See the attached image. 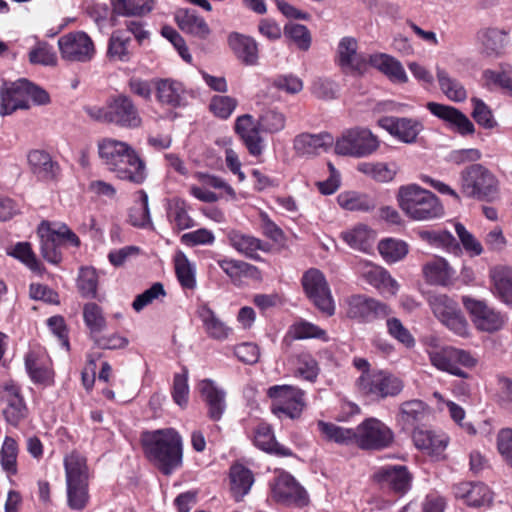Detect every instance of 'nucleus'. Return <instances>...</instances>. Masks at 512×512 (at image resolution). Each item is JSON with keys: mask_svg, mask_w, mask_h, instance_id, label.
I'll list each match as a JSON object with an SVG mask.
<instances>
[{"mask_svg": "<svg viewBox=\"0 0 512 512\" xmlns=\"http://www.w3.org/2000/svg\"><path fill=\"white\" fill-rule=\"evenodd\" d=\"M272 498L281 504L305 506L308 496L295 478L286 472L279 473L271 484Z\"/></svg>", "mask_w": 512, "mask_h": 512, "instance_id": "nucleus-13", "label": "nucleus"}, {"mask_svg": "<svg viewBox=\"0 0 512 512\" xmlns=\"http://www.w3.org/2000/svg\"><path fill=\"white\" fill-rule=\"evenodd\" d=\"M359 391L371 399H381L399 394L403 388L397 377L384 371L363 373L358 379Z\"/></svg>", "mask_w": 512, "mask_h": 512, "instance_id": "nucleus-8", "label": "nucleus"}, {"mask_svg": "<svg viewBox=\"0 0 512 512\" xmlns=\"http://www.w3.org/2000/svg\"><path fill=\"white\" fill-rule=\"evenodd\" d=\"M342 239L353 249L369 252L374 244L376 234L368 226L360 224L341 234Z\"/></svg>", "mask_w": 512, "mask_h": 512, "instance_id": "nucleus-33", "label": "nucleus"}, {"mask_svg": "<svg viewBox=\"0 0 512 512\" xmlns=\"http://www.w3.org/2000/svg\"><path fill=\"white\" fill-rule=\"evenodd\" d=\"M427 353L434 367L441 371H448V356L445 343L436 335L426 339Z\"/></svg>", "mask_w": 512, "mask_h": 512, "instance_id": "nucleus-47", "label": "nucleus"}, {"mask_svg": "<svg viewBox=\"0 0 512 512\" xmlns=\"http://www.w3.org/2000/svg\"><path fill=\"white\" fill-rule=\"evenodd\" d=\"M317 425L326 440L340 445H356V429L345 428L325 421H319Z\"/></svg>", "mask_w": 512, "mask_h": 512, "instance_id": "nucleus-36", "label": "nucleus"}, {"mask_svg": "<svg viewBox=\"0 0 512 512\" xmlns=\"http://www.w3.org/2000/svg\"><path fill=\"white\" fill-rule=\"evenodd\" d=\"M454 228L463 249L469 256L475 257L483 253L481 242L463 224L457 222Z\"/></svg>", "mask_w": 512, "mask_h": 512, "instance_id": "nucleus-56", "label": "nucleus"}, {"mask_svg": "<svg viewBox=\"0 0 512 512\" xmlns=\"http://www.w3.org/2000/svg\"><path fill=\"white\" fill-rule=\"evenodd\" d=\"M461 191L479 201L494 202L499 198L497 177L481 164H472L461 172Z\"/></svg>", "mask_w": 512, "mask_h": 512, "instance_id": "nucleus-4", "label": "nucleus"}, {"mask_svg": "<svg viewBox=\"0 0 512 512\" xmlns=\"http://www.w3.org/2000/svg\"><path fill=\"white\" fill-rule=\"evenodd\" d=\"M1 401L4 404L3 416L10 425L17 426L27 417L28 409L17 385L5 384L1 392Z\"/></svg>", "mask_w": 512, "mask_h": 512, "instance_id": "nucleus-16", "label": "nucleus"}, {"mask_svg": "<svg viewBox=\"0 0 512 512\" xmlns=\"http://www.w3.org/2000/svg\"><path fill=\"white\" fill-rule=\"evenodd\" d=\"M429 413L428 406L421 400H410L401 404L398 415L399 422L405 428H411L423 421Z\"/></svg>", "mask_w": 512, "mask_h": 512, "instance_id": "nucleus-39", "label": "nucleus"}, {"mask_svg": "<svg viewBox=\"0 0 512 512\" xmlns=\"http://www.w3.org/2000/svg\"><path fill=\"white\" fill-rule=\"evenodd\" d=\"M130 37L123 31H115L108 45V54L111 58L126 62L130 59L129 52Z\"/></svg>", "mask_w": 512, "mask_h": 512, "instance_id": "nucleus-52", "label": "nucleus"}, {"mask_svg": "<svg viewBox=\"0 0 512 512\" xmlns=\"http://www.w3.org/2000/svg\"><path fill=\"white\" fill-rule=\"evenodd\" d=\"M358 44L353 37H344L338 44V59L342 69L363 74L368 68L369 55L357 52Z\"/></svg>", "mask_w": 512, "mask_h": 512, "instance_id": "nucleus-17", "label": "nucleus"}, {"mask_svg": "<svg viewBox=\"0 0 512 512\" xmlns=\"http://www.w3.org/2000/svg\"><path fill=\"white\" fill-rule=\"evenodd\" d=\"M463 303L473 317L476 327L485 332L500 330L505 323L504 316L486 302L464 297Z\"/></svg>", "mask_w": 512, "mask_h": 512, "instance_id": "nucleus-14", "label": "nucleus"}, {"mask_svg": "<svg viewBox=\"0 0 512 512\" xmlns=\"http://www.w3.org/2000/svg\"><path fill=\"white\" fill-rule=\"evenodd\" d=\"M197 388L208 409V416L213 421H219L226 410V393L211 379L199 381Z\"/></svg>", "mask_w": 512, "mask_h": 512, "instance_id": "nucleus-18", "label": "nucleus"}, {"mask_svg": "<svg viewBox=\"0 0 512 512\" xmlns=\"http://www.w3.org/2000/svg\"><path fill=\"white\" fill-rule=\"evenodd\" d=\"M254 481L252 471L242 464L230 468V489L236 501H241L250 492Z\"/></svg>", "mask_w": 512, "mask_h": 512, "instance_id": "nucleus-27", "label": "nucleus"}, {"mask_svg": "<svg viewBox=\"0 0 512 512\" xmlns=\"http://www.w3.org/2000/svg\"><path fill=\"white\" fill-rule=\"evenodd\" d=\"M369 65L378 69L394 83H405L408 80L402 64L388 54L377 53L369 55Z\"/></svg>", "mask_w": 512, "mask_h": 512, "instance_id": "nucleus-25", "label": "nucleus"}, {"mask_svg": "<svg viewBox=\"0 0 512 512\" xmlns=\"http://www.w3.org/2000/svg\"><path fill=\"white\" fill-rule=\"evenodd\" d=\"M132 150L133 148L127 143L113 139H104L98 144L99 157L107 169L114 174Z\"/></svg>", "mask_w": 512, "mask_h": 512, "instance_id": "nucleus-21", "label": "nucleus"}, {"mask_svg": "<svg viewBox=\"0 0 512 512\" xmlns=\"http://www.w3.org/2000/svg\"><path fill=\"white\" fill-rule=\"evenodd\" d=\"M98 277L96 270L91 267L80 269L77 286L82 296L94 298L96 296Z\"/></svg>", "mask_w": 512, "mask_h": 512, "instance_id": "nucleus-59", "label": "nucleus"}, {"mask_svg": "<svg viewBox=\"0 0 512 512\" xmlns=\"http://www.w3.org/2000/svg\"><path fill=\"white\" fill-rule=\"evenodd\" d=\"M397 201L404 214L414 221H429L444 214L439 198L417 184L401 186Z\"/></svg>", "mask_w": 512, "mask_h": 512, "instance_id": "nucleus-2", "label": "nucleus"}, {"mask_svg": "<svg viewBox=\"0 0 512 512\" xmlns=\"http://www.w3.org/2000/svg\"><path fill=\"white\" fill-rule=\"evenodd\" d=\"M263 130H236L250 155L260 156L266 148L267 139L262 134Z\"/></svg>", "mask_w": 512, "mask_h": 512, "instance_id": "nucleus-51", "label": "nucleus"}, {"mask_svg": "<svg viewBox=\"0 0 512 512\" xmlns=\"http://www.w3.org/2000/svg\"><path fill=\"white\" fill-rule=\"evenodd\" d=\"M217 264L233 281L240 280L243 277L257 278L259 275L256 266L241 260L224 258L217 260Z\"/></svg>", "mask_w": 512, "mask_h": 512, "instance_id": "nucleus-42", "label": "nucleus"}, {"mask_svg": "<svg viewBox=\"0 0 512 512\" xmlns=\"http://www.w3.org/2000/svg\"><path fill=\"white\" fill-rule=\"evenodd\" d=\"M301 282L309 300L322 313L332 316L335 313V304L324 274L316 268H310L303 274Z\"/></svg>", "mask_w": 512, "mask_h": 512, "instance_id": "nucleus-6", "label": "nucleus"}, {"mask_svg": "<svg viewBox=\"0 0 512 512\" xmlns=\"http://www.w3.org/2000/svg\"><path fill=\"white\" fill-rule=\"evenodd\" d=\"M268 396L272 399V411L284 414L294 419L298 418L305 406L304 392L291 385H275L268 389Z\"/></svg>", "mask_w": 512, "mask_h": 512, "instance_id": "nucleus-7", "label": "nucleus"}, {"mask_svg": "<svg viewBox=\"0 0 512 512\" xmlns=\"http://www.w3.org/2000/svg\"><path fill=\"white\" fill-rule=\"evenodd\" d=\"M345 302L347 317L360 323H370L391 314L387 304L366 295H352Z\"/></svg>", "mask_w": 512, "mask_h": 512, "instance_id": "nucleus-9", "label": "nucleus"}, {"mask_svg": "<svg viewBox=\"0 0 512 512\" xmlns=\"http://www.w3.org/2000/svg\"><path fill=\"white\" fill-rule=\"evenodd\" d=\"M141 442L147 459L164 475L182 466L183 441L174 428L144 431Z\"/></svg>", "mask_w": 512, "mask_h": 512, "instance_id": "nucleus-1", "label": "nucleus"}, {"mask_svg": "<svg viewBox=\"0 0 512 512\" xmlns=\"http://www.w3.org/2000/svg\"><path fill=\"white\" fill-rule=\"evenodd\" d=\"M426 284L438 288L448 285V263L442 257H434L422 267Z\"/></svg>", "mask_w": 512, "mask_h": 512, "instance_id": "nucleus-31", "label": "nucleus"}, {"mask_svg": "<svg viewBox=\"0 0 512 512\" xmlns=\"http://www.w3.org/2000/svg\"><path fill=\"white\" fill-rule=\"evenodd\" d=\"M413 441L417 448L424 450L428 454L436 458L444 457L446 441L433 431L415 429L413 432Z\"/></svg>", "mask_w": 512, "mask_h": 512, "instance_id": "nucleus-32", "label": "nucleus"}, {"mask_svg": "<svg viewBox=\"0 0 512 512\" xmlns=\"http://www.w3.org/2000/svg\"><path fill=\"white\" fill-rule=\"evenodd\" d=\"M17 455L18 446L16 441L11 437H6L0 451V460L2 468L9 474L17 472Z\"/></svg>", "mask_w": 512, "mask_h": 512, "instance_id": "nucleus-57", "label": "nucleus"}, {"mask_svg": "<svg viewBox=\"0 0 512 512\" xmlns=\"http://www.w3.org/2000/svg\"><path fill=\"white\" fill-rule=\"evenodd\" d=\"M478 39L487 56H498L506 45V32L497 28H486L478 32Z\"/></svg>", "mask_w": 512, "mask_h": 512, "instance_id": "nucleus-40", "label": "nucleus"}, {"mask_svg": "<svg viewBox=\"0 0 512 512\" xmlns=\"http://www.w3.org/2000/svg\"><path fill=\"white\" fill-rule=\"evenodd\" d=\"M68 506L73 510H83L88 501V482L66 483Z\"/></svg>", "mask_w": 512, "mask_h": 512, "instance_id": "nucleus-53", "label": "nucleus"}, {"mask_svg": "<svg viewBox=\"0 0 512 512\" xmlns=\"http://www.w3.org/2000/svg\"><path fill=\"white\" fill-rule=\"evenodd\" d=\"M453 493L456 499L472 507L488 505L492 501V493L483 483H460L454 486Z\"/></svg>", "mask_w": 512, "mask_h": 512, "instance_id": "nucleus-22", "label": "nucleus"}, {"mask_svg": "<svg viewBox=\"0 0 512 512\" xmlns=\"http://www.w3.org/2000/svg\"><path fill=\"white\" fill-rule=\"evenodd\" d=\"M197 314L203 323L206 333L211 338L224 340L228 337L231 329L207 305H201L197 310Z\"/></svg>", "mask_w": 512, "mask_h": 512, "instance_id": "nucleus-34", "label": "nucleus"}, {"mask_svg": "<svg viewBox=\"0 0 512 512\" xmlns=\"http://www.w3.org/2000/svg\"><path fill=\"white\" fill-rule=\"evenodd\" d=\"M25 367L34 382L44 383L51 378L50 370L44 367L37 354L34 352L27 353L25 357Z\"/></svg>", "mask_w": 512, "mask_h": 512, "instance_id": "nucleus-60", "label": "nucleus"}, {"mask_svg": "<svg viewBox=\"0 0 512 512\" xmlns=\"http://www.w3.org/2000/svg\"><path fill=\"white\" fill-rule=\"evenodd\" d=\"M229 244L239 253L252 260H260L258 251H266L263 242L248 234H244L237 230H232L228 233Z\"/></svg>", "mask_w": 512, "mask_h": 512, "instance_id": "nucleus-26", "label": "nucleus"}, {"mask_svg": "<svg viewBox=\"0 0 512 512\" xmlns=\"http://www.w3.org/2000/svg\"><path fill=\"white\" fill-rule=\"evenodd\" d=\"M356 445L362 449L379 450L393 441V432L376 418H367L356 427Z\"/></svg>", "mask_w": 512, "mask_h": 512, "instance_id": "nucleus-10", "label": "nucleus"}, {"mask_svg": "<svg viewBox=\"0 0 512 512\" xmlns=\"http://www.w3.org/2000/svg\"><path fill=\"white\" fill-rule=\"evenodd\" d=\"M61 57L69 62H88L95 54L92 39L83 31L70 32L58 39Z\"/></svg>", "mask_w": 512, "mask_h": 512, "instance_id": "nucleus-11", "label": "nucleus"}, {"mask_svg": "<svg viewBox=\"0 0 512 512\" xmlns=\"http://www.w3.org/2000/svg\"><path fill=\"white\" fill-rule=\"evenodd\" d=\"M83 318L93 338L106 328V320L102 309L96 303L85 304Z\"/></svg>", "mask_w": 512, "mask_h": 512, "instance_id": "nucleus-50", "label": "nucleus"}, {"mask_svg": "<svg viewBox=\"0 0 512 512\" xmlns=\"http://www.w3.org/2000/svg\"><path fill=\"white\" fill-rule=\"evenodd\" d=\"M10 255L19 259L32 271L39 272L41 270V264L33 253L30 244L27 242L17 243L10 252Z\"/></svg>", "mask_w": 512, "mask_h": 512, "instance_id": "nucleus-63", "label": "nucleus"}, {"mask_svg": "<svg viewBox=\"0 0 512 512\" xmlns=\"http://www.w3.org/2000/svg\"><path fill=\"white\" fill-rule=\"evenodd\" d=\"M156 95L162 104L178 107L184 101V87L178 81L163 79L157 83Z\"/></svg>", "mask_w": 512, "mask_h": 512, "instance_id": "nucleus-35", "label": "nucleus"}, {"mask_svg": "<svg viewBox=\"0 0 512 512\" xmlns=\"http://www.w3.org/2000/svg\"><path fill=\"white\" fill-rule=\"evenodd\" d=\"M333 143L334 137L327 131L303 132L295 138L294 149L298 155L312 156L327 151Z\"/></svg>", "mask_w": 512, "mask_h": 512, "instance_id": "nucleus-20", "label": "nucleus"}, {"mask_svg": "<svg viewBox=\"0 0 512 512\" xmlns=\"http://www.w3.org/2000/svg\"><path fill=\"white\" fill-rule=\"evenodd\" d=\"M429 306L439 321L445 326L448 325V298L446 294H439L435 291L428 293Z\"/></svg>", "mask_w": 512, "mask_h": 512, "instance_id": "nucleus-64", "label": "nucleus"}, {"mask_svg": "<svg viewBox=\"0 0 512 512\" xmlns=\"http://www.w3.org/2000/svg\"><path fill=\"white\" fill-rule=\"evenodd\" d=\"M476 363L477 359L468 351L450 347V375L467 378L468 374L458 365L463 368L471 369L476 365Z\"/></svg>", "mask_w": 512, "mask_h": 512, "instance_id": "nucleus-49", "label": "nucleus"}, {"mask_svg": "<svg viewBox=\"0 0 512 512\" xmlns=\"http://www.w3.org/2000/svg\"><path fill=\"white\" fill-rule=\"evenodd\" d=\"M29 61L32 64L53 66L57 63V55L47 42H38L29 52Z\"/></svg>", "mask_w": 512, "mask_h": 512, "instance_id": "nucleus-58", "label": "nucleus"}, {"mask_svg": "<svg viewBox=\"0 0 512 512\" xmlns=\"http://www.w3.org/2000/svg\"><path fill=\"white\" fill-rule=\"evenodd\" d=\"M49 101V94L44 89L21 78L7 84L1 91L0 114L9 115L18 109H29L31 102L45 105Z\"/></svg>", "mask_w": 512, "mask_h": 512, "instance_id": "nucleus-3", "label": "nucleus"}, {"mask_svg": "<svg viewBox=\"0 0 512 512\" xmlns=\"http://www.w3.org/2000/svg\"><path fill=\"white\" fill-rule=\"evenodd\" d=\"M189 205L181 198H173L167 204V218L173 228L182 231L195 226L194 220L189 215Z\"/></svg>", "mask_w": 512, "mask_h": 512, "instance_id": "nucleus-29", "label": "nucleus"}, {"mask_svg": "<svg viewBox=\"0 0 512 512\" xmlns=\"http://www.w3.org/2000/svg\"><path fill=\"white\" fill-rule=\"evenodd\" d=\"M283 33L285 37L294 42L299 49L306 51L310 48L311 35L305 25L288 23L284 26Z\"/></svg>", "mask_w": 512, "mask_h": 512, "instance_id": "nucleus-54", "label": "nucleus"}, {"mask_svg": "<svg viewBox=\"0 0 512 512\" xmlns=\"http://www.w3.org/2000/svg\"><path fill=\"white\" fill-rule=\"evenodd\" d=\"M378 251L387 263H395L407 255L408 244L400 239L386 238L379 242Z\"/></svg>", "mask_w": 512, "mask_h": 512, "instance_id": "nucleus-45", "label": "nucleus"}, {"mask_svg": "<svg viewBox=\"0 0 512 512\" xmlns=\"http://www.w3.org/2000/svg\"><path fill=\"white\" fill-rule=\"evenodd\" d=\"M175 19L179 28L186 33L201 39H205L210 34V28L204 18L194 11L181 9L176 13Z\"/></svg>", "mask_w": 512, "mask_h": 512, "instance_id": "nucleus-28", "label": "nucleus"}, {"mask_svg": "<svg viewBox=\"0 0 512 512\" xmlns=\"http://www.w3.org/2000/svg\"><path fill=\"white\" fill-rule=\"evenodd\" d=\"M490 276L500 299L512 306V268L497 266L491 270Z\"/></svg>", "mask_w": 512, "mask_h": 512, "instance_id": "nucleus-37", "label": "nucleus"}, {"mask_svg": "<svg viewBox=\"0 0 512 512\" xmlns=\"http://www.w3.org/2000/svg\"><path fill=\"white\" fill-rule=\"evenodd\" d=\"M138 202L130 209L129 221L139 228L151 227L150 212L148 206V195L144 190L137 192Z\"/></svg>", "mask_w": 512, "mask_h": 512, "instance_id": "nucleus-48", "label": "nucleus"}, {"mask_svg": "<svg viewBox=\"0 0 512 512\" xmlns=\"http://www.w3.org/2000/svg\"><path fill=\"white\" fill-rule=\"evenodd\" d=\"M319 374L317 361L308 353H301L296 359L295 376L314 382Z\"/></svg>", "mask_w": 512, "mask_h": 512, "instance_id": "nucleus-55", "label": "nucleus"}, {"mask_svg": "<svg viewBox=\"0 0 512 512\" xmlns=\"http://www.w3.org/2000/svg\"><path fill=\"white\" fill-rule=\"evenodd\" d=\"M66 483L88 482V467L86 458L77 452H72L64 459Z\"/></svg>", "mask_w": 512, "mask_h": 512, "instance_id": "nucleus-41", "label": "nucleus"}, {"mask_svg": "<svg viewBox=\"0 0 512 512\" xmlns=\"http://www.w3.org/2000/svg\"><path fill=\"white\" fill-rule=\"evenodd\" d=\"M175 272L180 285L184 289H194L196 287L195 266L189 261L187 256L178 251L174 257Z\"/></svg>", "mask_w": 512, "mask_h": 512, "instance_id": "nucleus-44", "label": "nucleus"}, {"mask_svg": "<svg viewBox=\"0 0 512 512\" xmlns=\"http://www.w3.org/2000/svg\"><path fill=\"white\" fill-rule=\"evenodd\" d=\"M379 146L377 138L371 130H348V133L337 140L335 150L341 155L363 157L373 153Z\"/></svg>", "mask_w": 512, "mask_h": 512, "instance_id": "nucleus-12", "label": "nucleus"}, {"mask_svg": "<svg viewBox=\"0 0 512 512\" xmlns=\"http://www.w3.org/2000/svg\"><path fill=\"white\" fill-rule=\"evenodd\" d=\"M386 325L388 333L391 337H393L394 339H396L397 341H399L408 348L414 347V337L398 318H388Z\"/></svg>", "mask_w": 512, "mask_h": 512, "instance_id": "nucleus-61", "label": "nucleus"}, {"mask_svg": "<svg viewBox=\"0 0 512 512\" xmlns=\"http://www.w3.org/2000/svg\"><path fill=\"white\" fill-rule=\"evenodd\" d=\"M28 163L32 172L44 180L55 178L59 166L51 156L42 150H33L28 154Z\"/></svg>", "mask_w": 512, "mask_h": 512, "instance_id": "nucleus-30", "label": "nucleus"}, {"mask_svg": "<svg viewBox=\"0 0 512 512\" xmlns=\"http://www.w3.org/2000/svg\"><path fill=\"white\" fill-rule=\"evenodd\" d=\"M374 480L385 489L404 495L411 487L412 475L406 466L386 465L373 475Z\"/></svg>", "mask_w": 512, "mask_h": 512, "instance_id": "nucleus-15", "label": "nucleus"}, {"mask_svg": "<svg viewBox=\"0 0 512 512\" xmlns=\"http://www.w3.org/2000/svg\"><path fill=\"white\" fill-rule=\"evenodd\" d=\"M357 170L377 182H390L397 173L396 164L384 162H361L357 165Z\"/></svg>", "mask_w": 512, "mask_h": 512, "instance_id": "nucleus-43", "label": "nucleus"}, {"mask_svg": "<svg viewBox=\"0 0 512 512\" xmlns=\"http://www.w3.org/2000/svg\"><path fill=\"white\" fill-rule=\"evenodd\" d=\"M338 204L348 211H369L375 207L374 201L365 194L354 191L342 192L337 197Z\"/></svg>", "mask_w": 512, "mask_h": 512, "instance_id": "nucleus-46", "label": "nucleus"}, {"mask_svg": "<svg viewBox=\"0 0 512 512\" xmlns=\"http://www.w3.org/2000/svg\"><path fill=\"white\" fill-rule=\"evenodd\" d=\"M228 44L236 57L245 65L257 63L258 46L252 37L232 32L228 36Z\"/></svg>", "mask_w": 512, "mask_h": 512, "instance_id": "nucleus-24", "label": "nucleus"}, {"mask_svg": "<svg viewBox=\"0 0 512 512\" xmlns=\"http://www.w3.org/2000/svg\"><path fill=\"white\" fill-rule=\"evenodd\" d=\"M512 77V66L509 63H500L498 70L486 69L483 78L488 84H493L504 89Z\"/></svg>", "mask_w": 512, "mask_h": 512, "instance_id": "nucleus-62", "label": "nucleus"}, {"mask_svg": "<svg viewBox=\"0 0 512 512\" xmlns=\"http://www.w3.org/2000/svg\"><path fill=\"white\" fill-rule=\"evenodd\" d=\"M112 13L118 16H143L154 8V0H110Z\"/></svg>", "mask_w": 512, "mask_h": 512, "instance_id": "nucleus-38", "label": "nucleus"}, {"mask_svg": "<svg viewBox=\"0 0 512 512\" xmlns=\"http://www.w3.org/2000/svg\"><path fill=\"white\" fill-rule=\"evenodd\" d=\"M115 176L124 181L131 182L136 185L143 184L147 179V167L145 161L133 149L125 159L124 163L117 168Z\"/></svg>", "mask_w": 512, "mask_h": 512, "instance_id": "nucleus-23", "label": "nucleus"}, {"mask_svg": "<svg viewBox=\"0 0 512 512\" xmlns=\"http://www.w3.org/2000/svg\"><path fill=\"white\" fill-rule=\"evenodd\" d=\"M38 235L43 258L53 264L61 261L59 248L64 242L75 247L80 245L79 237L64 223L43 221L38 227Z\"/></svg>", "mask_w": 512, "mask_h": 512, "instance_id": "nucleus-5", "label": "nucleus"}, {"mask_svg": "<svg viewBox=\"0 0 512 512\" xmlns=\"http://www.w3.org/2000/svg\"><path fill=\"white\" fill-rule=\"evenodd\" d=\"M110 122L116 125L138 127L141 118L132 100L125 95H118L109 102Z\"/></svg>", "mask_w": 512, "mask_h": 512, "instance_id": "nucleus-19", "label": "nucleus"}]
</instances>
